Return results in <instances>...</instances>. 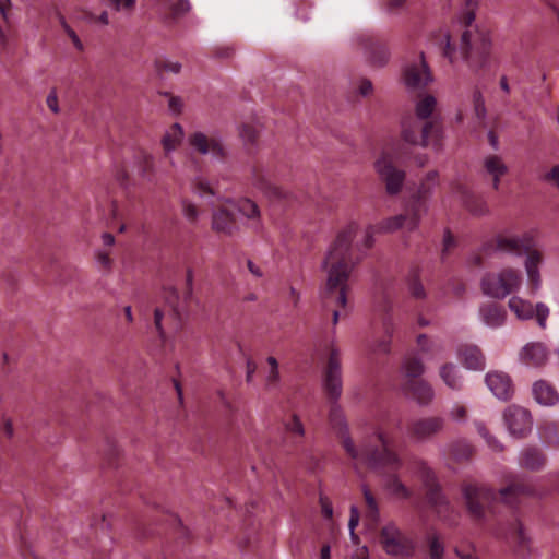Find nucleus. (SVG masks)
<instances>
[{
	"label": "nucleus",
	"instance_id": "nucleus-1",
	"mask_svg": "<svg viewBox=\"0 0 559 559\" xmlns=\"http://www.w3.org/2000/svg\"><path fill=\"white\" fill-rule=\"evenodd\" d=\"M322 386L331 401L329 420L341 440L346 454L356 462L367 464L372 469L399 471L403 466L402 457L393 450V440L381 429L365 438L360 445L354 443L343 409L337 404L342 396L343 381L340 350L331 347L328 364L323 372Z\"/></svg>",
	"mask_w": 559,
	"mask_h": 559
},
{
	"label": "nucleus",
	"instance_id": "nucleus-2",
	"mask_svg": "<svg viewBox=\"0 0 559 559\" xmlns=\"http://www.w3.org/2000/svg\"><path fill=\"white\" fill-rule=\"evenodd\" d=\"M358 229V224L352 222L340 230L322 261L321 267L326 273V281L321 297L326 308L331 305L346 308L348 278L355 266L362 261L367 251L373 246L374 230L372 226L365 230L364 239L360 242L353 245Z\"/></svg>",
	"mask_w": 559,
	"mask_h": 559
},
{
	"label": "nucleus",
	"instance_id": "nucleus-3",
	"mask_svg": "<svg viewBox=\"0 0 559 559\" xmlns=\"http://www.w3.org/2000/svg\"><path fill=\"white\" fill-rule=\"evenodd\" d=\"M475 20L473 11H467L463 15V23L467 27L461 35L460 46L456 48L451 43L449 33H444L441 39L443 56L451 63H455L462 59L467 62L468 67L475 71L485 67L489 60L491 51V37L489 32L478 29L472 24Z\"/></svg>",
	"mask_w": 559,
	"mask_h": 559
},
{
	"label": "nucleus",
	"instance_id": "nucleus-4",
	"mask_svg": "<svg viewBox=\"0 0 559 559\" xmlns=\"http://www.w3.org/2000/svg\"><path fill=\"white\" fill-rule=\"evenodd\" d=\"M481 293L497 300H502L518 292L522 285L521 273L512 267H504L498 272H487L480 278Z\"/></svg>",
	"mask_w": 559,
	"mask_h": 559
},
{
	"label": "nucleus",
	"instance_id": "nucleus-5",
	"mask_svg": "<svg viewBox=\"0 0 559 559\" xmlns=\"http://www.w3.org/2000/svg\"><path fill=\"white\" fill-rule=\"evenodd\" d=\"M534 247L535 238L532 231L518 234L509 229L498 233L488 245L492 252L516 258L524 254L528 257L530 252L537 251Z\"/></svg>",
	"mask_w": 559,
	"mask_h": 559
},
{
	"label": "nucleus",
	"instance_id": "nucleus-6",
	"mask_svg": "<svg viewBox=\"0 0 559 559\" xmlns=\"http://www.w3.org/2000/svg\"><path fill=\"white\" fill-rule=\"evenodd\" d=\"M429 205L423 202L409 201L404 212L388 217L379 223L378 230L380 233H394L399 229H405L408 233L418 229L423 217L428 213Z\"/></svg>",
	"mask_w": 559,
	"mask_h": 559
},
{
	"label": "nucleus",
	"instance_id": "nucleus-7",
	"mask_svg": "<svg viewBox=\"0 0 559 559\" xmlns=\"http://www.w3.org/2000/svg\"><path fill=\"white\" fill-rule=\"evenodd\" d=\"M380 542L385 552L392 557L409 558L415 552V542L393 523L382 527Z\"/></svg>",
	"mask_w": 559,
	"mask_h": 559
},
{
	"label": "nucleus",
	"instance_id": "nucleus-8",
	"mask_svg": "<svg viewBox=\"0 0 559 559\" xmlns=\"http://www.w3.org/2000/svg\"><path fill=\"white\" fill-rule=\"evenodd\" d=\"M439 126L435 121H420L407 117L402 122V138L412 145L428 146L431 138L439 136Z\"/></svg>",
	"mask_w": 559,
	"mask_h": 559
},
{
	"label": "nucleus",
	"instance_id": "nucleus-9",
	"mask_svg": "<svg viewBox=\"0 0 559 559\" xmlns=\"http://www.w3.org/2000/svg\"><path fill=\"white\" fill-rule=\"evenodd\" d=\"M462 491L467 510L473 519L484 520L486 508L496 499L495 492L486 486L475 484L465 485Z\"/></svg>",
	"mask_w": 559,
	"mask_h": 559
},
{
	"label": "nucleus",
	"instance_id": "nucleus-10",
	"mask_svg": "<svg viewBox=\"0 0 559 559\" xmlns=\"http://www.w3.org/2000/svg\"><path fill=\"white\" fill-rule=\"evenodd\" d=\"M188 144L193 152L200 155H211L212 158L217 160H224L227 157L223 139L217 133L206 134L202 131H195L189 135Z\"/></svg>",
	"mask_w": 559,
	"mask_h": 559
},
{
	"label": "nucleus",
	"instance_id": "nucleus-11",
	"mask_svg": "<svg viewBox=\"0 0 559 559\" xmlns=\"http://www.w3.org/2000/svg\"><path fill=\"white\" fill-rule=\"evenodd\" d=\"M402 80L408 92L423 91L432 83L433 76L423 52L418 60L404 67Z\"/></svg>",
	"mask_w": 559,
	"mask_h": 559
},
{
	"label": "nucleus",
	"instance_id": "nucleus-12",
	"mask_svg": "<svg viewBox=\"0 0 559 559\" xmlns=\"http://www.w3.org/2000/svg\"><path fill=\"white\" fill-rule=\"evenodd\" d=\"M445 429V419L441 416H426L412 420L407 427L408 437L415 442H427Z\"/></svg>",
	"mask_w": 559,
	"mask_h": 559
},
{
	"label": "nucleus",
	"instance_id": "nucleus-13",
	"mask_svg": "<svg viewBox=\"0 0 559 559\" xmlns=\"http://www.w3.org/2000/svg\"><path fill=\"white\" fill-rule=\"evenodd\" d=\"M374 167L382 182L385 185V191L390 195H396L402 191L405 171L394 166L390 155L383 154L376 163Z\"/></svg>",
	"mask_w": 559,
	"mask_h": 559
},
{
	"label": "nucleus",
	"instance_id": "nucleus-14",
	"mask_svg": "<svg viewBox=\"0 0 559 559\" xmlns=\"http://www.w3.org/2000/svg\"><path fill=\"white\" fill-rule=\"evenodd\" d=\"M508 306L519 320H531L536 317L538 326L546 329L550 310L544 302H537L534 307L531 301L513 296L509 299Z\"/></svg>",
	"mask_w": 559,
	"mask_h": 559
},
{
	"label": "nucleus",
	"instance_id": "nucleus-15",
	"mask_svg": "<svg viewBox=\"0 0 559 559\" xmlns=\"http://www.w3.org/2000/svg\"><path fill=\"white\" fill-rule=\"evenodd\" d=\"M503 418L509 432L514 437L522 438L532 429V419L528 411L518 405L508 406Z\"/></svg>",
	"mask_w": 559,
	"mask_h": 559
},
{
	"label": "nucleus",
	"instance_id": "nucleus-16",
	"mask_svg": "<svg viewBox=\"0 0 559 559\" xmlns=\"http://www.w3.org/2000/svg\"><path fill=\"white\" fill-rule=\"evenodd\" d=\"M226 202L234 211L247 221L248 227L254 231H260L262 229L261 211L254 201L248 198H242L236 201L227 200Z\"/></svg>",
	"mask_w": 559,
	"mask_h": 559
},
{
	"label": "nucleus",
	"instance_id": "nucleus-17",
	"mask_svg": "<svg viewBox=\"0 0 559 559\" xmlns=\"http://www.w3.org/2000/svg\"><path fill=\"white\" fill-rule=\"evenodd\" d=\"M452 189L453 193L461 199L469 213L476 216L489 214V206L483 197L476 195L462 183H454Z\"/></svg>",
	"mask_w": 559,
	"mask_h": 559
},
{
	"label": "nucleus",
	"instance_id": "nucleus-18",
	"mask_svg": "<svg viewBox=\"0 0 559 559\" xmlns=\"http://www.w3.org/2000/svg\"><path fill=\"white\" fill-rule=\"evenodd\" d=\"M485 382L492 394L501 401L510 400L514 393L512 380L507 373L499 371L488 372Z\"/></svg>",
	"mask_w": 559,
	"mask_h": 559
},
{
	"label": "nucleus",
	"instance_id": "nucleus-19",
	"mask_svg": "<svg viewBox=\"0 0 559 559\" xmlns=\"http://www.w3.org/2000/svg\"><path fill=\"white\" fill-rule=\"evenodd\" d=\"M509 171L503 158L496 154H489L483 159L481 176L489 178L492 182L493 190H498L500 181Z\"/></svg>",
	"mask_w": 559,
	"mask_h": 559
},
{
	"label": "nucleus",
	"instance_id": "nucleus-20",
	"mask_svg": "<svg viewBox=\"0 0 559 559\" xmlns=\"http://www.w3.org/2000/svg\"><path fill=\"white\" fill-rule=\"evenodd\" d=\"M405 393L411 394L412 397L421 406L429 405L435 399V391L432 386L425 380H405L403 383Z\"/></svg>",
	"mask_w": 559,
	"mask_h": 559
},
{
	"label": "nucleus",
	"instance_id": "nucleus-21",
	"mask_svg": "<svg viewBox=\"0 0 559 559\" xmlns=\"http://www.w3.org/2000/svg\"><path fill=\"white\" fill-rule=\"evenodd\" d=\"M211 227L216 234L229 237L239 230L234 214L225 207L213 211Z\"/></svg>",
	"mask_w": 559,
	"mask_h": 559
},
{
	"label": "nucleus",
	"instance_id": "nucleus-22",
	"mask_svg": "<svg viewBox=\"0 0 559 559\" xmlns=\"http://www.w3.org/2000/svg\"><path fill=\"white\" fill-rule=\"evenodd\" d=\"M457 355L465 368L477 371L485 369V356L476 345L466 344L461 346L457 350Z\"/></svg>",
	"mask_w": 559,
	"mask_h": 559
},
{
	"label": "nucleus",
	"instance_id": "nucleus-23",
	"mask_svg": "<svg viewBox=\"0 0 559 559\" xmlns=\"http://www.w3.org/2000/svg\"><path fill=\"white\" fill-rule=\"evenodd\" d=\"M439 173L437 170L428 171L425 177L419 181L416 192L412 195L411 200L414 202H423L429 205V200L432 197L435 189L439 186Z\"/></svg>",
	"mask_w": 559,
	"mask_h": 559
},
{
	"label": "nucleus",
	"instance_id": "nucleus-24",
	"mask_svg": "<svg viewBox=\"0 0 559 559\" xmlns=\"http://www.w3.org/2000/svg\"><path fill=\"white\" fill-rule=\"evenodd\" d=\"M479 317L487 326L496 329L504 323L507 312L502 306L487 302L479 307Z\"/></svg>",
	"mask_w": 559,
	"mask_h": 559
},
{
	"label": "nucleus",
	"instance_id": "nucleus-25",
	"mask_svg": "<svg viewBox=\"0 0 559 559\" xmlns=\"http://www.w3.org/2000/svg\"><path fill=\"white\" fill-rule=\"evenodd\" d=\"M548 359L546 346L543 343H528L521 352V360L527 366L539 367Z\"/></svg>",
	"mask_w": 559,
	"mask_h": 559
},
{
	"label": "nucleus",
	"instance_id": "nucleus-26",
	"mask_svg": "<svg viewBox=\"0 0 559 559\" xmlns=\"http://www.w3.org/2000/svg\"><path fill=\"white\" fill-rule=\"evenodd\" d=\"M543 262V254L540 251L530 252L525 259V271L531 286V293L535 295L540 288V274L539 265Z\"/></svg>",
	"mask_w": 559,
	"mask_h": 559
},
{
	"label": "nucleus",
	"instance_id": "nucleus-27",
	"mask_svg": "<svg viewBox=\"0 0 559 559\" xmlns=\"http://www.w3.org/2000/svg\"><path fill=\"white\" fill-rule=\"evenodd\" d=\"M364 47L371 63L376 66H383L388 62L390 51L383 43L368 37L364 40Z\"/></svg>",
	"mask_w": 559,
	"mask_h": 559
},
{
	"label": "nucleus",
	"instance_id": "nucleus-28",
	"mask_svg": "<svg viewBox=\"0 0 559 559\" xmlns=\"http://www.w3.org/2000/svg\"><path fill=\"white\" fill-rule=\"evenodd\" d=\"M423 475L426 477V486L428 487L427 499L435 507L445 504V498L441 492L440 487L435 484V477L430 468L424 463L418 462Z\"/></svg>",
	"mask_w": 559,
	"mask_h": 559
},
{
	"label": "nucleus",
	"instance_id": "nucleus-29",
	"mask_svg": "<svg viewBox=\"0 0 559 559\" xmlns=\"http://www.w3.org/2000/svg\"><path fill=\"white\" fill-rule=\"evenodd\" d=\"M533 395L538 404L545 406L555 405L559 400V395L555 388L544 380H539L534 383Z\"/></svg>",
	"mask_w": 559,
	"mask_h": 559
},
{
	"label": "nucleus",
	"instance_id": "nucleus-30",
	"mask_svg": "<svg viewBox=\"0 0 559 559\" xmlns=\"http://www.w3.org/2000/svg\"><path fill=\"white\" fill-rule=\"evenodd\" d=\"M439 374L449 389L460 391L463 388V377L453 362L443 364L439 369Z\"/></svg>",
	"mask_w": 559,
	"mask_h": 559
},
{
	"label": "nucleus",
	"instance_id": "nucleus-31",
	"mask_svg": "<svg viewBox=\"0 0 559 559\" xmlns=\"http://www.w3.org/2000/svg\"><path fill=\"white\" fill-rule=\"evenodd\" d=\"M544 454L536 448H526L521 452L520 464L530 471H539L545 465Z\"/></svg>",
	"mask_w": 559,
	"mask_h": 559
},
{
	"label": "nucleus",
	"instance_id": "nucleus-32",
	"mask_svg": "<svg viewBox=\"0 0 559 559\" xmlns=\"http://www.w3.org/2000/svg\"><path fill=\"white\" fill-rule=\"evenodd\" d=\"M239 135L249 154H252L258 144L261 128L252 123H242L238 128Z\"/></svg>",
	"mask_w": 559,
	"mask_h": 559
},
{
	"label": "nucleus",
	"instance_id": "nucleus-33",
	"mask_svg": "<svg viewBox=\"0 0 559 559\" xmlns=\"http://www.w3.org/2000/svg\"><path fill=\"white\" fill-rule=\"evenodd\" d=\"M402 371L405 380H417L424 373L425 365L418 356L408 355L403 361Z\"/></svg>",
	"mask_w": 559,
	"mask_h": 559
},
{
	"label": "nucleus",
	"instance_id": "nucleus-34",
	"mask_svg": "<svg viewBox=\"0 0 559 559\" xmlns=\"http://www.w3.org/2000/svg\"><path fill=\"white\" fill-rule=\"evenodd\" d=\"M183 140V129L179 123H174L164 134L162 145L168 154L175 151Z\"/></svg>",
	"mask_w": 559,
	"mask_h": 559
},
{
	"label": "nucleus",
	"instance_id": "nucleus-35",
	"mask_svg": "<svg viewBox=\"0 0 559 559\" xmlns=\"http://www.w3.org/2000/svg\"><path fill=\"white\" fill-rule=\"evenodd\" d=\"M437 99L430 94L424 95L415 105V119L420 121H429L428 118L435 110Z\"/></svg>",
	"mask_w": 559,
	"mask_h": 559
},
{
	"label": "nucleus",
	"instance_id": "nucleus-36",
	"mask_svg": "<svg viewBox=\"0 0 559 559\" xmlns=\"http://www.w3.org/2000/svg\"><path fill=\"white\" fill-rule=\"evenodd\" d=\"M163 11H169L171 16L177 19L183 16L191 10V3L189 0H155Z\"/></svg>",
	"mask_w": 559,
	"mask_h": 559
},
{
	"label": "nucleus",
	"instance_id": "nucleus-37",
	"mask_svg": "<svg viewBox=\"0 0 559 559\" xmlns=\"http://www.w3.org/2000/svg\"><path fill=\"white\" fill-rule=\"evenodd\" d=\"M417 345L419 350L428 357H435L443 350V346L439 341L430 338L426 334L417 336Z\"/></svg>",
	"mask_w": 559,
	"mask_h": 559
},
{
	"label": "nucleus",
	"instance_id": "nucleus-38",
	"mask_svg": "<svg viewBox=\"0 0 559 559\" xmlns=\"http://www.w3.org/2000/svg\"><path fill=\"white\" fill-rule=\"evenodd\" d=\"M384 486L386 490L399 498L406 499L409 497V490L395 474L386 478Z\"/></svg>",
	"mask_w": 559,
	"mask_h": 559
},
{
	"label": "nucleus",
	"instance_id": "nucleus-39",
	"mask_svg": "<svg viewBox=\"0 0 559 559\" xmlns=\"http://www.w3.org/2000/svg\"><path fill=\"white\" fill-rule=\"evenodd\" d=\"M164 302L170 308L175 317H179V293L174 286L164 287L162 293Z\"/></svg>",
	"mask_w": 559,
	"mask_h": 559
},
{
	"label": "nucleus",
	"instance_id": "nucleus-40",
	"mask_svg": "<svg viewBox=\"0 0 559 559\" xmlns=\"http://www.w3.org/2000/svg\"><path fill=\"white\" fill-rule=\"evenodd\" d=\"M530 490L528 488L523 484H511L510 486L502 488L500 490L501 498L508 502L513 503L514 499L518 498L520 495H528Z\"/></svg>",
	"mask_w": 559,
	"mask_h": 559
},
{
	"label": "nucleus",
	"instance_id": "nucleus-41",
	"mask_svg": "<svg viewBox=\"0 0 559 559\" xmlns=\"http://www.w3.org/2000/svg\"><path fill=\"white\" fill-rule=\"evenodd\" d=\"M474 448L467 441H457L451 447V454L457 461H464L472 457Z\"/></svg>",
	"mask_w": 559,
	"mask_h": 559
},
{
	"label": "nucleus",
	"instance_id": "nucleus-42",
	"mask_svg": "<svg viewBox=\"0 0 559 559\" xmlns=\"http://www.w3.org/2000/svg\"><path fill=\"white\" fill-rule=\"evenodd\" d=\"M266 361L270 365V370L265 377V386L266 389L272 390L276 388L280 382L278 362L273 356L267 357Z\"/></svg>",
	"mask_w": 559,
	"mask_h": 559
},
{
	"label": "nucleus",
	"instance_id": "nucleus-43",
	"mask_svg": "<svg viewBox=\"0 0 559 559\" xmlns=\"http://www.w3.org/2000/svg\"><path fill=\"white\" fill-rule=\"evenodd\" d=\"M382 324H383L384 334L388 340L378 344V346L374 348V350L381 352V353H388L390 349V342H391V338H392V335L394 332V322L392 320V317L389 313L383 319Z\"/></svg>",
	"mask_w": 559,
	"mask_h": 559
},
{
	"label": "nucleus",
	"instance_id": "nucleus-44",
	"mask_svg": "<svg viewBox=\"0 0 559 559\" xmlns=\"http://www.w3.org/2000/svg\"><path fill=\"white\" fill-rule=\"evenodd\" d=\"M180 205L183 217L191 225H197L200 218V211L198 206L187 199H182Z\"/></svg>",
	"mask_w": 559,
	"mask_h": 559
},
{
	"label": "nucleus",
	"instance_id": "nucleus-45",
	"mask_svg": "<svg viewBox=\"0 0 559 559\" xmlns=\"http://www.w3.org/2000/svg\"><path fill=\"white\" fill-rule=\"evenodd\" d=\"M429 554L431 559H442L444 547L443 544L436 533H430L427 537Z\"/></svg>",
	"mask_w": 559,
	"mask_h": 559
},
{
	"label": "nucleus",
	"instance_id": "nucleus-46",
	"mask_svg": "<svg viewBox=\"0 0 559 559\" xmlns=\"http://www.w3.org/2000/svg\"><path fill=\"white\" fill-rule=\"evenodd\" d=\"M95 261L98 271H100L104 274H108L111 272L112 269V260L109 257V253L103 250H97L95 252Z\"/></svg>",
	"mask_w": 559,
	"mask_h": 559
},
{
	"label": "nucleus",
	"instance_id": "nucleus-47",
	"mask_svg": "<svg viewBox=\"0 0 559 559\" xmlns=\"http://www.w3.org/2000/svg\"><path fill=\"white\" fill-rule=\"evenodd\" d=\"M473 105L476 117L479 120H484L487 116V109L485 106V99L481 92L476 88L473 92Z\"/></svg>",
	"mask_w": 559,
	"mask_h": 559
},
{
	"label": "nucleus",
	"instance_id": "nucleus-48",
	"mask_svg": "<svg viewBox=\"0 0 559 559\" xmlns=\"http://www.w3.org/2000/svg\"><path fill=\"white\" fill-rule=\"evenodd\" d=\"M364 498L368 508V515L372 520H377L379 515V509L377 501L367 486H362Z\"/></svg>",
	"mask_w": 559,
	"mask_h": 559
},
{
	"label": "nucleus",
	"instance_id": "nucleus-49",
	"mask_svg": "<svg viewBox=\"0 0 559 559\" xmlns=\"http://www.w3.org/2000/svg\"><path fill=\"white\" fill-rule=\"evenodd\" d=\"M154 173V159L152 155L142 154L140 156V175L150 180V175Z\"/></svg>",
	"mask_w": 559,
	"mask_h": 559
},
{
	"label": "nucleus",
	"instance_id": "nucleus-50",
	"mask_svg": "<svg viewBox=\"0 0 559 559\" xmlns=\"http://www.w3.org/2000/svg\"><path fill=\"white\" fill-rule=\"evenodd\" d=\"M408 292L412 297L416 299H424L426 297V290L421 282L414 277L408 283Z\"/></svg>",
	"mask_w": 559,
	"mask_h": 559
},
{
	"label": "nucleus",
	"instance_id": "nucleus-51",
	"mask_svg": "<svg viewBox=\"0 0 559 559\" xmlns=\"http://www.w3.org/2000/svg\"><path fill=\"white\" fill-rule=\"evenodd\" d=\"M405 7V0H385L384 10L388 14H399Z\"/></svg>",
	"mask_w": 559,
	"mask_h": 559
},
{
	"label": "nucleus",
	"instance_id": "nucleus-52",
	"mask_svg": "<svg viewBox=\"0 0 559 559\" xmlns=\"http://www.w3.org/2000/svg\"><path fill=\"white\" fill-rule=\"evenodd\" d=\"M452 420L464 421L467 417V409L464 405L454 404L449 413Z\"/></svg>",
	"mask_w": 559,
	"mask_h": 559
},
{
	"label": "nucleus",
	"instance_id": "nucleus-53",
	"mask_svg": "<svg viewBox=\"0 0 559 559\" xmlns=\"http://www.w3.org/2000/svg\"><path fill=\"white\" fill-rule=\"evenodd\" d=\"M543 179L555 188H559V165H555L549 171L545 173Z\"/></svg>",
	"mask_w": 559,
	"mask_h": 559
},
{
	"label": "nucleus",
	"instance_id": "nucleus-54",
	"mask_svg": "<svg viewBox=\"0 0 559 559\" xmlns=\"http://www.w3.org/2000/svg\"><path fill=\"white\" fill-rule=\"evenodd\" d=\"M286 428L288 431L299 437H302L305 433L304 425L296 415L286 424Z\"/></svg>",
	"mask_w": 559,
	"mask_h": 559
},
{
	"label": "nucleus",
	"instance_id": "nucleus-55",
	"mask_svg": "<svg viewBox=\"0 0 559 559\" xmlns=\"http://www.w3.org/2000/svg\"><path fill=\"white\" fill-rule=\"evenodd\" d=\"M193 271L192 269H188L186 272V290L183 299L185 301H189L192 299L193 296Z\"/></svg>",
	"mask_w": 559,
	"mask_h": 559
},
{
	"label": "nucleus",
	"instance_id": "nucleus-56",
	"mask_svg": "<svg viewBox=\"0 0 559 559\" xmlns=\"http://www.w3.org/2000/svg\"><path fill=\"white\" fill-rule=\"evenodd\" d=\"M358 522H359V511L356 506H352L350 507V516H349V521H348V527L350 531V536L353 538L356 537L354 530L358 525Z\"/></svg>",
	"mask_w": 559,
	"mask_h": 559
},
{
	"label": "nucleus",
	"instance_id": "nucleus-57",
	"mask_svg": "<svg viewBox=\"0 0 559 559\" xmlns=\"http://www.w3.org/2000/svg\"><path fill=\"white\" fill-rule=\"evenodd\" d=\"M111 4L115 7L116 10H126L131 11L133 10L136 0H109Z\"/></svg>",
	"mask_w": 559,
	"mask_h": 559
},
{
	"label": "nucleus",
	"instance_id": "nucleus-58",
	"mask_svg": "<svg viewBox=\"0 0 559 559\" xmlns=\"http://www.w3.org/2000/svg\"><path fill=\"white\" fill-rule=\"evenodd\" d=\"M66 34L69 36V38L71 39L73 46L79 51H83L84 50V45H83L82 40L80 39V37L78 36V34L74 32V29L72 27H67Z\"/></svg>",
	"mask_w": 559,
	"mask_h": 559
},
{
	"label": "nucleus",
	"instance_id": "nucleus-59",
	"mask_svg": "<svg viewBox=\"0 0 559 559\" xmlns=\"http://www.w3.org/2000/svg\"><path fill=\"white\" fill-rule=\"evenodd\" d=\"M168 108L174 114H180L182 110V99L178 96H170L168 100Z\"/></svg>",
	"mask_w": 559,
	"mask_h": 559
},
{
	"label": "nucleus",
	"instance_id": "nucleus-60",
	"mask_svg": "<svg viewBox=\"0 0 559 559\" xmlns=\"http://www.w3.org/2000/svg\"><path fill=\"white\" fill-rule=\"evenodd\" d=\"M512 538L520 545L525 546L526 545V536L525 533L520 524L513 530L512 532Z\"/></svg>",
	"mask_w": 559,
	"mask_h": 559
},
{
	"label": "nucleus",
	"instance_id": "nucleus-61",
	"mask_svg": "<svg viewBox=\"0 0 559 559\" xmlns=\"http://www.w3.org/2000/svg\"><path fill=\"white\" fill-rule=\"evenodd\" d=\"M164 318V312L162 309L159 308H156L155 311H154V324H155V328L159 334L160 337H164V329H163V325H162V320Z\"/></svg>",
	"mask_w": 559,
	"mask_h": 559
},
{
	"label": "nucleus",
	"instance_id": "nucleus-62",
	"mask_svg": "<svg viewBox=\"0 0 559 559\" xmlns=\"http://www.w3.org/2000/svg\"><path fill=\"white\" fill-rule=\"evenodd\" d=\"M197 190L200 195H204V194L216 195L217 194V191H215L207 181H202V180L199 181L197 185Z\"/></svg>",
	"mask_w": 559,
	"mask_h": 559
},
{
	"label": "nucleus",
	"instance_id": "nucleus-63",
	"mask_svg": "<svg viewBox=\"0 0 559 559\" xmlns=\"http://www.w3.org/2000/svg\"><path fill=\"white\" fill-rule=\"evenodd\" d=\"M46 103H47V106L49 107V109L55 112V114H58L59 112V106H58V96H57V93L56 91H51L48 96H47V99H46Z\"/></svg>",
	"mask_w": 559,
	"mask_h": 559
},
{
	"label": "nucleus",
	"instance_id": "nucleus-64",
	"mask_svg": "<svg viewBox=\"0 0 559 559\" xmlns=\"http://www.w3.org/2000/svg\"><path fill=\"white\" fill-rule=\"evenodd\" d=\"M257 368H258L257 364L252 359L248 358L247 359V364H246V369H247V371H246V381L247 382H251L252 381V378H253V376H254V373L257 371Z\"/></svg>",
	"mask_w": 559,
	"mask_h": 559
}]
</instances>
